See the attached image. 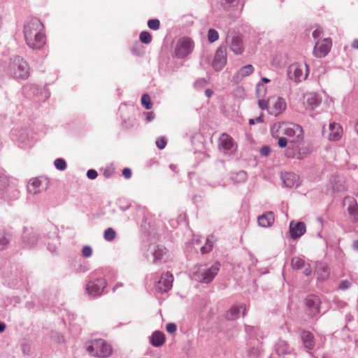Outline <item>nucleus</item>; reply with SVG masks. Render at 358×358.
Wrapping results in <instances>:
<instances>
[{
	"instance_id": "423d86ee",
	"label": "nucleus",
	"mask_w": 358,
	"mask_h": 358,
	"mask_svg": "<svg viewBox=\"0 0 358 358\" xmlns=\"http://www.w3.org/2000/svg\"><path fill=\"white\" fill-rule=\"evenodd\" d=\"M220 268L219 262L214 263L209 268L200 271L195 274V278L197 281L202 283H209L217 275Z\"/></svg>"
},
{
	"instance_id": "4468645a",
	"label": "nucleus",
	"mask_w": 358,
	"mask_h": 358,
	"mask_svg": "<svg viewBox=\"0 0 358 358\" xmlns=\"http://www.w3.org/2000/svg\"><path fill=\"white\" fill-rule=\"evenodd\" d=\"M227 62V49L225 47L220 46L217 48L215 54V57L212 63L213 68L215 71H220L224 67Z\"/></svg>"
},
{
	"instance_id": "2f4dec72",
	"label": "nucleus",
	"mask_w": 358,
	"mask_h": 358,
	"mask_svg": "<svg viewBox=\"0 0 358 358\" xmlns=\"http://www.w3.org/2000/svg\"><path fill=\"white\" fill-rule=\"evenodd\" d=\"M219 38V34L218 32L213 29H209L208 32V40L210 43H214L216 41H217Z\"/></svg>"
},
{
	"instance_id": "7c9ffc66",
	"label": "nucleus",
	"mask_w": 358,
	"mask_h": 358,
	"mask_svg": "<svg viewBox=\"0 0 358 358\" xmlns=\"http://www.w3.org/2000/svg\"><path fill=\"white\" fill-rule=\"evenodd\" d=\"M140 41L145 44H149L152 41V35L148 31H142L139 35Z\"/></svg>"
},
{
	"instance_id": "1a4fd4ad",
	"label": "nucleus",
	"mask_w": 358,
	"mask_h": 358,
	"mask_svg": "<svg viewBox=\"0 0 358 358\" xmlns=\"http://www.w3.org/2000/svg\"><path fill=\"white\" fill-rule=\"evenodd\" d=\"M194 43L192 40L187 38H182L177 42L175 55L179 58H184L192 52Z\"/></svg>"
},
{
	"instance_id": "603ef678",
	"label": "nucleus",
	"mask_w": 358,
	"mask_h": 358,
	"mask_svg": "<svg viewBox=\"0 0 358 358\" xmlns=\"http://www.w3.org/2000/svg\"><path fill=\"white\" fill-rule=\"evenodd\" d=\"M146 115H147V120L148 121H151L154 118V113L152 112L147 113Z\"/></svg>"
},
{
	"instance_id": "79ce46f5",
	"label": "nucleus",
	"mask_w": 358,
	"mask_h": 358,
	"mask_svg": "<svg viewBox=\"0 0 358 358\" xmlns=\"http://www.w3.org/2000/svg\"><path fill=\"white\" fill-rule=\"evenodd\" d=\"M97 172L94 169H90L87 172V176L89 179H95L97 177Z\"/></svg>"
},
{
	"instance_id": "5fc2aeb1",
	"label": "nucleus",
	"mask_w": 358,
	"mask_h": 358,
	"mask_svg": "<svg viewBox=\"0 0 358 358\" xmlns=\"http://www.w3.org/2000/svg\"><path fill=\"white\" fill-rule=\"evenodd\" d=\"M205 94L206 95V96L210 97L213 94V91L210 89H208L205 91Z\"/></svg>"
},
{
	"instance_id": "4c0bfd02",
	"label": "nucleus",
	"mask_w": 358,
	"mask_h": 358,
	"mask_svg": "<svg viewBox=\"0 0 358 358\" xmlns=\"http://www.w3.org/2000/svg\"><path fill=\"white\" fill-rule=\"evenodd\" d=\"M213 248V243L211 241L207 240L206 245L201 248V251L203 254H206L211 251Z\"/></svg>"
},
{
	"instance_id": "0eeeda50",
	"label": "nucleus",
	"mask_w": 358,
	"mask_h": 358,
	"mask_svg": "<svg viewBox=\"0 0 358 358\" xmlns=\"http://www.w3.org/2000/svg\"><path fill=\"white\" fill-rule=\"evenodd\" d=\"M12 71L13 76L16 79L25 80L29 76V67L26 61L22 59H17L15 60Z\"/></svg>"
},
{
	"instance_id": "f3484780",
	"label": "nucleus",
	"mask_w": 358,
	"mask_h": 358,
	"mask_svg": "<svg viewBox=\"0 0 358 358\" xmlns=\"http://www.w3.org/2000/svg\"><path fill=\"white\" fill-rule=\"evenodd\" d=\"M306 224L303 222H298L294 223L291 222L289 224V233L292 238L297 239L303 235L306 232Z\"/></svg>"
},
{
	"instance_id": "37998d69",
	"label": "nucleus",
	"mask_w": 358,
	"mask_h": 358,
	"mask_svg": "<svg viewBox=\"0 0 358 358\" xmlns=\"http://www.w3.org/2000/svg\"><path fill=\"white\" fill-rule=\"evenodd\" d=\"M166 329L167 332H169L170 334H173L176 331L177 327L174 323H169L166 325Z\"/></svg>"
},
{
	"instance_id": "6e6552de",
	"label": "nucleus",
	"mask_w": 358,
	"mask_h": 358,
	"mask_svg": "<svg viewBox=\"0 0 358 358\" xmlns=\"http://www.w3.org/2000/svg\"><path fill=\"white\" fill-rule=\"evenodd\" d=\"M306 306V313L310 317H315L320 313L321 300L314 294H310L306 296L304 300Z\"/></svg>"
},
{
	"instance_id": "c85d7f7f",
	"label": "nucleus",
	"mask_w": 358,
	"mask_h": 358,
	"mask_svg": "<svg viewBox=\"0 0 358 358\" xmlns=\"http://www.w3.org/2000/svg\"><path fill=\"white\" fill-rule=\"evenodd\" d=\"M254 71V67L251 64H248L239 69L238 71V76L241 78H244L251 75Z\"/></svg>"
},
{
	"instance_id": "a211bd4d",
	"label": "nucleus",
	"mask_w": 358,
	"mask_h": 358,
	"mask_svg": "<svg viewBox=\"0 0 358 358\" xmlns=\"http://www.w3.org/2000/svg\"><path fill=\"white\" fill-rule=\"evenodd\" d=\"M230 50L236 55H242L244 52L243 38L240 36H234L229 43Z\"/></svg>"
},
{
	"instance_id": "393cba45",
	"label": "nucleus",
	"mask_w": 358,
	"mask_h": 358,
	"mask_svg": "<svg viewBox=\"0 0 358 358\" xmlns=\"http://www.w3.org/2000/svg\"><path fill=\"white\" fill-rule=\"evenodd\" d=\"M283 181L286 186L289 187H296L299 183V176L294 173H286L283 176Z\"/></svg>"
},
{
	"instance_id": "473e14b6",
	"label": "nucleus",
	"mask_w": 358,
	"mask_h": 358,
	"mask_svg": "<svg viewBox=\"0 0 358 358\" xmlns=\"http://www.w3.org/2000/svg\"><path fill=\"white\" fill-rule=\"evenodd\" d=\"M141 104L148 110L152 108L150 97L148 94H144L141 97Z\"/></svg>"
},
{
	"instance_id": "a19ab883",
	"label": "nucleus",
	"mask_w": 358,
	"mask_h": 358,
	"mask_svg": "<svg viewBox=\"0 0 358 358\" xmlns=\"http://www.w3.org/2000/svg\"><path fill=\"white\" fill-rule=\"evenodd\" d=\"M166 139L164 137H162L156 141V145L159 149L162 150L166 147Z\"/></svg>"
},
{
	"instance_id": "4d7b16f0",
	"label": "nucleus",
	"mask_w": 358,
	"mask_h": 358,
	"mask_svg": "<svg viewBox=\"0 0 358 358\" xmlns=\"http://www.w3.org/2000/svg\"><path fill=\"white\" fill-rule=\"evenodd\" d=\"M353 248L358 250V240H356L353 242Z\"/></svg>"
},
{
	"instance_id": "72a5a7b5",
	"label": "nucleus",
	"mask_w": 358,
	"mask_h": 358,
	"mask_svg": "<svg viewBox=\"0 0 358 358\" xmlns=\"http://www.w3.org/2000/svg\"><path fill=\"white\" fill-rule=\"evenodd\" d=\"M148 26L150 29L158 30L160 27V22L157 19L149 20L148 22Z\"/></svg>"
},
{
	"instance_id": "f257e3e1",
	"label": "nucleus",
	"mask_w": 358,
	"mask_h": 358,
	"mask_svg": "<svg viewBox=\"0 0 358 358\" xmlns=\"http://www.w3.org/2000/svg\"><path fill=\"white\" fill-rule=\"evenodd\" d=\"M23 35L27 45L32 50H41L46 43L45 27L36 17L24 22Z\"/></svg>"
},
{
	"instance_id": "4be33fe9",
	"label": "nucleus",
	"mask_w": 358,
	"mask_h": 358,
	"mask_svg": "<svg viewBox=\"0 0 358 358\" xmlns=\"http://www.w3.org/2000/svg\"><path fill=\"white\" fill-rule=\"evenodd\" d=\"M275 221V216L273 212H267L258 217L257 222L260 227H269Z\"/></svg>"
},
{
	"instance_id": "9b49d317",
	"label": "nucleus",
	"mask_w": 358,
	"mask_h": 358,
	"mask_svg": "<svg viewBox=\"0 0 358 358\" xmlns=\"http://www.w3.org/2000/svg\"><path fill=\"white\" fill-rule=\"evenodd\" d=\"M287 104L284 99L280 96H273L268 99V113L277 116L286 108Z\"/></svg>"
},
{
	"instance_id": "a18cd8bd",
	"label": "nucleus",
	"mask_w": 358,
	"mask_h": 358,
	"mask_svg": "<svg viewBox=\"0 0 358 358\" xmlns=\"http://www.w3.org/2000/svg\"><path fill=\"white\" fill-rule=\"evenodd\" d=\"M350 282L348 280H343L340 283L339 288L341 289H346L350 287Z\"/></svg>"
},
{
	"instance_id": "052dcab7",
	"label": "nucleus",
	"mask_w": 358,
	"mask_h": 358,
	"mask_svg": "<svg viewBox=\"0 0 358 358\" xmlns=\"http://www.w3.org/2000/svg\"><path fill=\"white\" fill-rule=\"evenodd\" d=\"M122 284H120V283H117V284H116V285H115L114 288H113V291H115L117 287H122Z\"/></svg>"
},
{
	"instance_id": "58836bf2",
	"label": "nucleus",
	"mask_w": 358,
	"mask_h": 358,
	"mask_svg": "<svg viewBox=\"0 0 358 358\" xmlns=\"http://www.w3.org/2000/svg\"><path fill=\"white\" fill-rule=\"evenodd\" d=\"M247 178V174L245 171H240L236 174L235 178V180L237 182H241L245 181Z\"/></svg>"
},
{
	"instance_id": "f8f14e48",
	"label": "nucleus",
	"mask_w": 358,
	"mask_h": 358,
	"mask_svg": "<svg viewBox=\"0 0 358 358\" xmlns=\"http://www.w3.org/2000/svg\"><path fill=\"white\" fill-rule=\"evenodd\" d=\"M106 286V281L103 278H96L89 282L86 285V291L92 296H100Z\"/></svg>"
},
{
	"instance_id": "6ab92c4d",
	"label": "nucleus",
	"mask_w": 358,
	"mask_h": 358,
	"mask_svg": "<svg viewBox=\"0 0 358 358\" xmlns=\"http://www.w3.org/2000/svg\"><path fill=\"white\" fill-rule=\"evenodd\" d=\"M348 203V211L350 219L353 222L358 221V205L356 200L352 197H348L345 199Z\"/></svg>"
},
{
	"instance_id": "b1692460",
	"label": "nucleus",
	"mask_w": 358,
	"mask_h": 358,
	"mask_svg": "<svg viewBox=\"0 0 358 358\" xmlns=\"http://www.w3.org/2000/svg\"><path fill=\"white\" fill-rule=\"evenodd\" d=\"M165 342V336L161 331H155L150 337V343L155 347H159Z\"/></svg>"
},
{
	"instance_id": "bf43d9fd",
	"label": "nucleus",
	"mask_w": 358,
	"mask_h": 358,
	"mask_svg": "<svg viewBox=\"0 0 358 358\" xmlns=\"http://www.w3.org/2000/svg\"><path fill=\"white\" fill-rule=\"evenodd\" d=\"M255 120L256 122H262L263 121L262 116H259V117H258L257 118H256Z\"/></svg>"
},
{
	"instance_id": "ddd939ff",
	"label": "nucleus",
	"mask_w": 358,
	"mask_h": 358,
	"mask_svg": "<svg viewBox=\"0 0 358 358\" xmlns=\"http://www.w3.org/2000/svg\"><path fill=\"white\" fill-rule=\"evenodd\" d=\"M332 41L330 38L317 41L313 49V55L319 58L325 57L331 48Z\"/></svg>"
},
{
	"instance_id": "864d4df0",
	"label": "nucleus",
	"mask_w": 358,
	"mask_h": 358,
	"mask_svg": "<svg viewBox=\"0 0 358 358\" xmlns=\"http://www.w3.org/2000/svg\"><path fill=\"white\" fill-rule=\"evenodd\" d=\"M223 1H224L223 3L225 5V4H231V3H236V2H237L238 0H223Z\"/></svg>"
},
{
	"instance_id": "412c9836",
	"label": "nucleus",
	"mask_w": 358,
	"mask_h": 358,
	"mask_svg": "<svg viewBox=\"0 0 358 358\" xmlns=\"http://www.w3.org/2000/svg\"><path fill=\"white\" fill-rule=\"evenodd\" d=\"M329 139L330 141H338L339 140L343 134V129L339 124L337 123H331L329 124Z\"/></svg>"
},
{
	"instance_id": "c9c22d12",
	"label": "nucleus",
	"mask_w": 358,
	"mask_h": 358,
	"mask_svg": "<svg viewBox=\"0 0 358 358\" xmlns=\"http://www.w3.org/2000/svg\"><path fill=\"white\" fill-rule=\"evenodd\" d=\"M266 89L264 85L262 83L257 85L256 93L259 98H262L266 94Z\"/></svg>"
},
{
	"instance_id": "f704fd0d",
	"label": "nucleus",
	"mask_w": 358,
	"mask_h": 358,
	"mask_svg": "<svg viewBox=\"0 0 358 358\" xmlns=\"http://www.w3.org/2000/svg\"><path fill=\"white\" fill-rule=\"evenodd\" d=\"M9 240L4 234H0V250H3L8 246Z\"/></svg>"
},
{
	"instance_id": "09e8293b",
	"label": "nucleus",
	"mask_w": 358,
	"mask_h": 358,
	"mask_svg": "<svg viewBox=\"0 0 358 358\" xmlns=\"http://www.w3.org/2000/svg\"><path fill=\"white\" fill-rule=\"evenodd\" d=\"M323 31L322 29L320 28H317L313 32V37L316 39L317 38H319L322 34Z\"/></svg>"
},
{
	"instance_id": "6e6d98bb",
	"label": "nucleus",
	"mask_w": 358,
	"mask_h": 358,
	"mask_svg": "<svg viewBox=\"0 0 358 358\" xmlns=\"http://www.w3.org/2000/svg\"><path fill=\"white\" fill-rule=\"evenodd\" d=\"M6 329V324L3 323H0V333L3 332Z\"/></svg>"
},
{
	"instance_id": "5701e85b",
	"label": "nucleus",
	"mask_w": 358,
	"mask_h": 358,
	"mask_svg": "<svg viewBox=\"0 0 358 358\" xmlns=\"http://www.w3.org/2000/svg\"><path fill=\"white\" fill-rule=\"evenodd\" d=\"M301 340L306 348L311 350L315 347L314 336L310 332L303 331L301 333Z\"/></svg>"
},
{
	"instance_id": "a878e982",
	"label": "nucleus",
	"mask_w": 358,
	"mask_h": 358,
	"mask_svg": "<svg viewBox=\"0 0 358 358\" xmlns=\"http://www.w3.org/2000/svg\"><path fill=\"white\" fill-rule=\"evenodd\" d=\"M316 274L319 280H324L329 277V270L325 265L320 264L317 266Z\"/></svg>"
},
{
	"instance_id": "aec40b11",
	"label": "nucleus",
	"mask_w": 358,
	"mask_h": 358,
	"mask_svg": "<svg viewBox=\"0 0 358 358\" xmlns=\"http://www.w3.org/2000/svg\"><path fill=\"white\" fill-rule=\"evenodd\" d=\"M303 103L313 110L320 103V99L317 94L309 92L304 95Z\"/></svg>"
},
{
	"instance_id": "bb28decb",
	"label": "nucleus",
	"mask_w": 358,
	"mask_h": 358,
	"mask_svg": "<svg viewBox=\"0 0 358 358\" xmlns=\"http://www.w3.org/2000/svg\"><path fill=\"white\" fill-rule=\"evenodd\" d=\"M241 309H243V315L244 316L245 315V307H233L229 310V311L227 314V317L228 318V320H233L238 318L239 317Z\"/></svg>"
},
{
	"instance_id": "20e7f679",
	"label": "nucleus",
	"mask_w": 358,
	"mask_h": 358,
	"mask_svg": "<svg viewBox=\"0 0 358 358\" xmlns=\"http://www.w3.org/2000/svg\"><path fill=\"white\" fill-rule=\"evenodd\" d=\"M309 69L306 63H294L288 67L287 75L290 80L299 83L307 78Z\"/></svg>"
},
{
	"instance_id": "49530a36",
	"label": "nucleus",
	"mask_w": 358,
	"mask_h": 358,
	"mask_svg": "<svg viewBox=\"0 0 358 358\" xmlns=\"http://www.w3.org/2000/svg\"><path fill=\"white\" fill-rule=\"evenodd\" d=\"M122 175L125 178L129 179L131 176V171L129 168H124L122 171Z\"/></svg>"
},
{
	"instance_id": "13d9d810",
	"label": "nucleus",
	"mask_w": 358,
	"mask_h": 358,
	"mask_svg": "<svg viewBox=\"0 0 358 358\" xmlns=\"http://www.w3.org/2000/svg\"><path fill=\"white\" fill-rule=\"evenodd\" d=\"M262 80L264 83H268L270 82V80L267 78L263 77L262 78Z\"/></svg>"
},
{
	"instance_id": "9d476101",
	"label": "nucleus",
	"mask_w": 358,
	"mask_h": 358,
	"mask_svg": "<svg viewBox=\"0 0 358 358\" xmlns=\"http://www.w3.org/2000/svg\"><path fill=\"white\" fill-rule=\"evenodd\" d=\"M218 150L225 154L232 153L236 150V143L234 139L227 134H222L217 143Z\"/></svg>"
},
{
	"instance_id": "de8ad7c7",
	"label": "nucleus",
	"mask_w": 358,
	"mask_h": 358,
	"mask_svg": "<svg viewBox=\"0 0 358 358\" xmlns=\"http://www.w3.org/2000/svg\"><path fill=\"white\" fill-rule=\"evenodd\" d=\"M260 152L264 156H268L271 152V149L268 146H264L261 148Z\"/></svg>"
},
{
	"instance_id": "c756f323",
	"label": "nucleus",
	"mask_w": 358,
	"mask_h": 358,
	"mask_svg": "<svg viewBox=\"0 0 358 358\" xmlns=\"http://www.w3.org/2000/svg\"><path fill=\"white\" fill-rule=\"evenodd\" d=\"M116 231L111 227L108 228L104 231L103 237L107 241H112L116 237Z\"/></svg>"
},
{
	"instance_id": "e433bc0d",
	"label": "nucleus",
	"mask_w": 358,
	"mask_h": 358,
	"mask_svg": "<svg viewBox=\"0 0 358 358\" xmlns=\"http://www.w3.org/2000/svg\"><path fill=\"white\" fill-rule=\"evenodd\" d=\"M54 164L57 169L61 171H63L66 168V163L65 160L61 158L55 159Z\"/></svg>"
},
{
	"instance_id": "f03ea898",
	"label": "nucleus",
	"mask_w": 358,
	"mask_h": 358,
	"mask_svg": "<svg viewBox=\"0 0 358 358\" xmlns=\"http://www.w3.org/2000/svg\"><path fill=\"white\" fill-rule=\"evenodd\" d=\"M273 137L278 138V145L280 148H285L288 143L286 138L281 136L285 135L292 140L301 141L303 138V131L301 126L292 122H278L271 127Z\"/></svg>"
},
{
	"instance_id": "2eb2a0df",
	"label": "nucleus",
	"mask_w": 358,
	"mask_h": 358,
	"mask_svg": "<svg viewBox=\"0 0 358 358\" xmlns=\"http://www.w3.org/2000/svg\"><path fill=\"white\" fill-rule=\"evenodd\" d=\"M173 276L169 273L166 272L162 274L160 280L157 282V289L161 292H166L171 289L173 286Z\"/></svg>"
},
{
	"instance_id": "cd10ccee",
	"label": "nucleus",
	"mask_w": 358,
	"mask_h": 358,
	"mask_svg": "<svg viewBox=\"0 0 358 358\" xmlns=\"http://www.w3.org/2000/svg\"><path fill=\"white\" fill-rule=\"evenodd\" d=\"M41 186V181L38 178H34L30 180L28 185V190L32 194H37L40 192V187Z\"/></svg>"
},
{
	"instance_id": "39448f33",
	"label": "nucleus",
	"mask_w": 358,
	"mask_h": 358,
	"mask_svg": "<svg viewBox=\"0 0 358 358\" xmlns=\"http://www.w3.org/2000/svg\"><path fill=\"white\" fill-rule=\"evenodd\" d=\"M301 141L291 140L288 142V147L285 151V155L289 158H296L301 159L308 155V151L303 150L300 146Z\"/></svg>"
},
{
	"instance_id": "e2e57ef3",
	"label": "nucleus",
	"mask_w": 358,
	"mask_h": 358,
	"mask_svg": "<svg viewBox=\"0 0 358 358\" xmlns=\"http://www.w3.org/2000/svg\"><path fill=\"white\" fill-rule=\"evenodd\" d=\"M357 127H358V122H357Z\"/></svg>"
},
{
	"instance_id": "ea45409f",
	"label": "nucleus",
	"mask_w": 358,
	"mask_h": 358,
	"mask_svg": "<svg viewBox=\"0 0 358 358\" xmlns=\"http://www.w3.org/2000/svg\"><path fill=\"white\" fill-rule=\"evenodd\" d=\"M92 254V248L88 246V245H85L83 248V250H82V255L84 257H90Z\"/></svg>"
},
{
	"instance_id": "7ed1b4c3",
	"label": "nucleus",
	"mask_w": 358,
	"mask_h": 358,
	"mask_svg": "<svg viewBox=\"0 0 358 358\" xmlns=\"http://www.w3.org/2000/svg\"><path fill=\"white\" fill-rule=\"evenodd\" d=\"M87 351L94 357L106 358L112 355L113 348L104 340L96 339L92 341L91 344L87 345Z\"/></svg>"
},
{
	"instance_id": "c03bdc74",
	"label": "nucleus",
	"mask_w": 358,
	"mask_h": 358,
	"mask_svg": "<svg viewBox=\"0 0 358 358\" xmlns=\"http://www.w3.org/2000/svg\"><path fill=\"white\" fill-rule=\"evenodd\" d=\"M258 105L259 108L262 109L267 108L268 110V100L264 101L262 99H259L258 101Z\"/></svg>"
},
{
	"instance_id": "8fccbe9b",
	"label": "nucleus",
	"mask_w": 358,
	"mask_h": 358,
	"mask_svg": "<svg viewBox=\"0 0 358 358\" xmlns=\"http://www.w3.org/2000/svg\"><path fill=\"white\" fill-rule=\"evenodd\" d=\"M162 254H163V250L160 249L158 247L157 250H155V259H160L162 258Z\"/></svg>"
},
{
	"instance_id": "dca6fc26",
	"label": "nucleus",
	"mask_w": 358,
	"mask_h": 358,
	"mask_svg": "<svg viewBox=\"0 0 358 358\" xmlns=\"http://www.w3.org/2000/svg\"><path fill=\"white\" fill-rule=\"evenodd\" d=\"M292 267L295 270H302L306 275L311 274V268L309 264L306 263L304 259L299 257H294L291 260Z\"/></svg>"
},
{
	"instance_id": "3c124183",
	"label": "nucleus",
	"mask_w": 358,
	"mask_h": 358,
	"mask_svg": "<svg viewBox=\"0 0 358 358\" xmlns=\"http://www.w3.org/2000/svg\"><path fill=\"white\" fill-rule=\"evenodd\" d=\"M351 47L355 50L358 49V39H355L352 41Z\"/></svg>"
},
{
	"instance_id": "680f3d73",
	"label": "nucleus",
	"mask_w": 358,
	"mask_h": 358,
	"mask_svg": "<svg viewBox=\"0 0 358 358\" xmlns=\"http://www.w3.org/2000/svg\"><path fill=\"white\" fill-rule=\"evenodd\" d=\"M249 122H250V124H255L256 122V121H255V119H250Z\"/></svg>"
}]
</instances>
